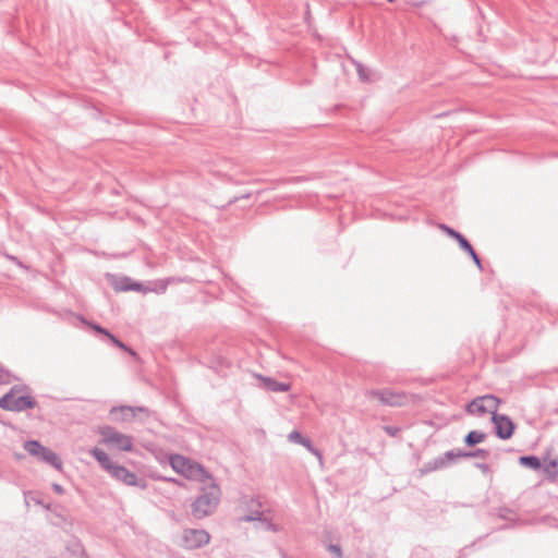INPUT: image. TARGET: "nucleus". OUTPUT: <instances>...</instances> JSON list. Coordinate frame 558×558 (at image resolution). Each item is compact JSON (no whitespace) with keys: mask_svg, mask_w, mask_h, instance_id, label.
<instances>
[{"mask_svg":"<svg viewBox=\"0 0 558 558\" xmlns=\"http://www.w3.org/2000/svg\"><path fill=\"white\" fill-rule=\"evenodd\" d=\"M300 445H302L303 447H305L312 454H314L315 457H317L319 460H323V454L322 452L313 445V442L311 441L310 438H304Z\"/></svg>","mask_w":558,"mask_h":558,"instance_id":"23","label":"nucleus"},{"mask_svg":"<svg viewBox=\"0 0 558 558\" xmlns=\"http://www.w3.org/2000/svg\"><path fill=\"white\" fill-rule=\"evenodd\" d=\"M110 475L117 481L122 482L129 486H136L142 489L147 487L146 481L143 478H138L134 472H131L123 465L117 464L113 470L110 472Z\"/></svg>","mask_w":558,"mask_h":558,"instance_id":"9","label":"nucleus"},{"mask_svg":"<svg viewBox=\"0 0 558 558\" xmlns=\"http://www.w3.org/2000/svg\"><path fill=\"white\" fill-rule=\"evenodd\" d=\"M28 391L26 385H15L5 395L0 398V408L5 411L23 412L27 409H34L37 405V401L22 392Z\"/></svg>","mask_w":558,"mask_h":558,"instance_id":"1","label":"nucleus"},{"mask_svg":"<svg viewBox=\"0 0 558 558\" xmlns=\"http://www.w3.org/2000/svg\"><path fill=\"white\" fill-rule=\"evenodd\" d=\"M93 328H94L96 331H98V332L104 333L105 336H107V337L112 341V343H113L116 347H118V348H120V349H122V350H124V351L130 352L132 355H135V352H134L133 350H131L130 348H128V347H126L122 341H120L118 338H116V337H114L110 331H108L107 329H105V328H102V327H100V326H98V325H94V326H93Z\"/></svg>","mask_w":558,"mask_h":558,"instance_id":"16","label":"nucleus"},{"mask_svg":"<svg viewBox=\"0 0 558 558\" xmlns=\"http://www.w3.org/2000/svg\"><path fill=\"white\" fill-rule=\"evenodd\" d=\"M120 411L123 413L124 418L129 417H135L137 412L142 413H148V410L144 407H129V405H121L119 408H113L112 411Z\"/></svg>","mask_w":558,"mask_h":558,"instance_id":"18","label":"nucleus"},{"mask_svg":"<svg viewBox=\"0 0 558 558\" xmlns=\"http://www.w3.org/2000/svg\"><path fill=\"white\" fill-rule=\"evenodd\" d=\"M12 376L9 371L0 366V385L10 384Z\"/></svg>","mask_w":558,"mask_h":558,"instance_id":"26","label":"nucleus"},{"mask_svg":"<svg viewBox=\"0 0 558 558\" xmlns=\"http://www.w3.org/2000/svg\"><path fill=\"white\" fill-rule=\"evenodd\" d=\"M383 429H384V432H385L387 435H389V436H391V437H397V436L400 434V432H401V428H400V427H398V426H392V425H386V426H384V427H383Z\"/></svg>","mask_w":558,"mask_h":558,"instance_id":"27","label":"nucleus"},{"mask_svg":"<svg viewBox=\"0 0 558 558\" xmlns=\"http://www.w3.org/2000/svg\"><path fill=\"white\" fill-rule=\"evenodd\" d=\"M439 228L442 231H445L449 236L457 240L461 250H463L464 252H466L470 255V257L473 259V262L478 267V269H481V270L483 269L482 262H481L478 255L476 254L475 250L473 248V246L471 245V243L468 241V239L464 235H462L460 232L456 231L454 229H452L444 223L439 225Z\"/></svg>","mask_w":558,"mask_h":558,"instance_id":"8","label":"nucleus"},{"mask_svg":"<svg viewBox=\"0 0 558 558\" xmlns=\"http://www.w3.org/2000/svg\"><path fill=\"white\" fill-rule=\"evenodd\" d=\"M24 449L34 457H37L40 461H44L57 470H60L62 462L60 458L51 449L44 447L37 440H27L24 444Z\"/></svg>","mask_w":558,"mask_h":558,"instance_id":"4","label":"nucleus"},{"mask_svg":"<svg viewBox=\"0 0 558 558\" xmlns=\"http://www.w3.org/2000/svg\"><path fill=\"white\" fill-rule=\"evenodd\" d=\"M210 541V535L205 530L185 529L181 535L180 546L187 550L198 549L207 545Z\"/></svg>","mask_w":558,"mask_h":558,"instance_id":"5","label":"nucleus"},{"mask_svg":"<svg viewBox=\"0 0 558 558\" xmlns=\"http://www.w3.org/2000/svg\"><path fill=\"white\" fill-rule=\"evenodd\" d=\"M462 456L464 459L478 458L482 460H486L489 458L490 452L487 449L477 448V449L471 450V451H463Z\"/></svg>","mask_w":558,"mask_h":558,"instance_id":"22","label":"nucleus"},{"mask_svg":"<svg viewBox=\"0 0 558 558\" xmlns=\"http://www.w3.org/2000/svg\"><path fill=\"white\" fill-rule=\"evenodd\" d=\"M356 70H357V74L362 81H368V76L366 75L365 69L363 68L362 64L359 63Z\"/></svg>","mask_w":558,"mask_h":558,"instance_id":"31","label":"nucleus"},{"mask_svg":"<svg viewBox=\"0 0 558 558\" xmlns=\"http://www.w3.org/2000/svg\"><path fill=\"white\" fill-rule=\"evenodd\" d=\"M131 283V279L129 277H122L119 281L114 283V290L118 291L119 286H128Z\"/></svg>","mask_w":558,"mask_h":558,"instance_id":"30","label":"nucleus"},{"mask_svg":"<svg viewBox=\"0 0 558 558\" xmlns=\"http://www.w3.org/2000/svg\"><path fill=\"white\" fill-rule=\"evenodd\" d=\"M246 505H247V510L250 513L240 518V521L251 522V521H256L257 519H259V515L263 514V511L260 510L262 502L258 499L251 498L246 502Z\"/></svg>","mask_w":558,"mask_h":558,"instance_id":"12","label":"nucleus"},{"mask_svg":"<svg viewBox=\"0 0 558 558\" xmlns=\"http://www.w3.org/2000/svg\"><path fill=\"white\" fill-rule=\"evenodd\" d=\"M118 291H143V286L141 282H133L131 280V283L128 286H119Z\"/></svg>","mask_w":558,"mask_h":558,"instance_id":"24","label":"nucleus"},{"mask_svg":"<svg viewBox=\"0 0 558 558\" xmlns=\"http://www.w3.org/2000/svg\"><path fill=\"white\" fill-rule=\"evenodd\" d=\"M486 438V434L481 430H471L464 437V444L468 447H474L475 445L483 442Z\"/></svg>","mask_w":558,"mask_h":558,"instance_id":"17","label":"nucleus"},{"mask_svg":"<svg viewBox=\"0 0 558 558\" xmlns=\"http://www.w3.org/2000/svg\"><path fill=\"white\" fill-rule=\"evenodd\" d=\"M463 450H449L446 451L441 457L446 463V468L457 462L458 459L463 458Z\"/></svg>","mask_w":558,"mask_h":558,"instance_id":"20","label":"nucleus"},{"mask_svg":"<svg viewBox=\"0 0 558 558\" xmlns=\"http://www.w3.org/2000/svg\"><path fill=\"white\" fill-rule=\"evenodd\" d=\"M506 510H507V509H501V510H500V512H499V517H500V518H506V515H505V514H506Z\"/></svg>","mask_w":558,"mask_h":558,"instance_id":"38","label":"nucleus"},{"mask_svg":"<svg viewBox=\"0 0 558 558\" xmlns=\"http://www.w3.org/2000/svg\"><path fill=\"white\" fill-rule=\"evenodd\" d=\"M256 521H259L262 527L266 531H277L276 525L267 518H264L263 514L259 515V519H257Z\"/></svg>","mask_w":558,"mask_h":558,"instance_id":"25","label":"nucleus"},{"mask_svg":"<svg viewBox=\"0 0 558 558\" xmlns=\"http://www.w3.org/2000/svg\"><path fill=\"white\" fill-rule=\"evenodd\" d=\"M220 497V489L217 485L213 484L191 505L192 514L197 519H203L214 512L217 508Z\"/></svg>","mask_w":558,"mask_h":558,"instance_id":"2","label":"nucleus"},{"mask_svg":"<svg viewBox=\"0 0 558 558\" xmlns=\"http://www.w3.org/2000/svg\"><path fill=\"white\" fill-rule=\"evenodd\" d=\"M519 462L521 465L532 470H538L542 466L541 460L536 456H522L519 458Z\"/></svg>","mask_w":558,"mask_h":558,"instance_id":"19","label":"nucleus"},{"mask_svg":"<svg viewBox=\"0 0 558 558\" xmlns=\"http://www.w3.org/2000/svg\"><path fill=\"white\" fill-rule=\"evenodd\" d=\"M172 282H190L189 279L184 278H167L165 280H160L157 282V288L154 289V291L158 292V293H163L166 292L168 286Z\"/></svg>","mask_w":558,"mask_h":558,"instance_id":"21","label":"nucleus"},{"mask_svg":"<svg viewBox=\"0 0 558 558\" xmlns=\"http://www.w3.org/2000/svg\"><path fill=\"white\" fill-rule=\"evenodd\" d=\"M500 400L494 395H485L473 399L466 405V412L472 415L483 416L486 413H490L495 416L499 407Z\"/></svg>","mask_w":558,"mask_h":558,"instance_id":"3","label":"nucleus"},{"mask_svg":"<svg viewBox=\"0 0 558 558\" xmlns=\"http://www.w3.org/2000/svg\"><path fill=\"white\" fill-rule=\"evenodd\" d=\"M170 464L175 472L183 474L185 476L190 475L189 471L191 469V463H190V460L185 459L184 457H182L180 454L171 456Z\"/></svg>","mask_w":558,"mask_h":558,"instance_id":"13","label":"nucleus"},{"mask_svg":"<svg viewBox=\"0 0 558 558\" xmlns=\"http://www.w3.org/2000/svg\"><path fill=\"white\" fill-rule=\"evenodd\" d=\"M557 465H558L557 460H550L549 463L546 465V472L549 473L550 475L556 476L557 473L554 471L557 468Z\"/></svg>","mask_w":558,"mask_h":558,"instance_id":"29","label":"nucleus"},{"mask_svg":"<svg viewBox=\"0 0 558 558\" xmlns=\"http://www.w3.org/2000/svg\"><path fill=\"white\" fill-rule=\"evenodd\" d=\"M251 193H246V194H243L242 196H235L233 198H231L229 202H228V205H231V204H234L236 203L240 199H244V198H250L251 197Z\"/></svg>","mask_w":558,"mask_h":558,"instance_id":"32","label":"nucleus"},{"mask_svg":"<svg viewBox=\"0 0 558 558\" xmlns=\"http://www.w3.org/2000/svg\"><path fill=\"white\" fill-rule=\"evenodd\" d=\"M90 454L97 460L100 466L106 470L109 474L117 465L109 456L101 449L95 447L90 450Z\"/></svg>","mask_w":558,"mask_h":558,"instance_id":"11","label":"nucleus"},{"mask_svg":"<svg viewBox=\"0 0 558 558\" xmlns=\"http://www.w3.org/2000/svg\"><path fill=\"white\" fill-rule=\"evenodd\" d=\"M366 396L377 399L381 404L389 407H402L407 401V395L404 392L393 391L388 388L369 390L366 392Z\"/></svg>","mask_w":558,"mask_h":558,"instance_id":"7","label":"nucleus"},{"mask_svg":"<svg viewBox=\"0 0 558 558\" xmlns=\"http://www.w3.org/2000/svg\"><path fill=\"white\" fill-rule=\"evenodd\" d=\"M492 422L495 425V433L498 438L507 440L512 437L515 426L508 415L495 414V416H492Z\"/></svg>","mask_w":558,"mask_h":558,"instance_id":"10","label":"nucleus"},{"mask_svg":"<svg viewBox=\"0 0 558 558\" xmlns=\"http://www.w3.org/2000/svg\"><path fill=\"white\" fill-rule=\"evenodd\" d=\"M329 549H330L333 554H336L338 557H340V556H341V554H342V553H341V548H340V546H338V545H330V546H329Z\"/></svg>","mask_w":558,"mask_h":558,"instance_id":"34","label":"nucleus"},{"mask_svg":"<svg viewBox=\"0 0 558 558\" xmlns=\"http://www.w3.org/2000/svg\"><path fill=\"white\" fill-rule=\"evenodd\" d=\"M52 488L59 495H62L64 493V489L60 484H53Z\"/></svg>","mask_w":558,"mask_h":558,"instance_id":"35","label":"nucleus"},{"mask_svg":"<svg viewBox=\"0 0 558 558\" xmlns=\"http://www.w3.org/2000/svg\"><path fill=\"white\" fill-rule=\"evenodd\" d=\"M305 437L299 432V430H292L289 435H288V439L290 441H293V442H296L300 445V442L304 439Z\"/></svg>","mask_w":558,"mask_h":558,"instance_id":"28","label":"nucleus"},{"mask_svg":"<svg viewBox=\"0 0 558 558\" xmlns=\"http://www.w3.org/2000/svg\"><path fill=\"white\" fill-rule=\"evenodd\" d=\"M475 466L481 470L483 473L489 472V465L486 463H475Z\"/></svg>","mask_w":558,"mask_h":558,"instance_id":"33","label":"nucleus"},{"mask_svg":"<svg viewBox=\"0 0 558 558\" xmlns=\"http://www.w3.org/2000/svg\"><path fill=\"white\" fill-rule=\"evenodd\" d=\"M388 2H393L395 0H387Z\"/></svg>","mask_w":558,"mask_h":558,"instance_id":"39","label":"nucleus"},{"mask_svg":"<svg viewBox=\"0 0 558 558\" xmlns=\"http://www.w3.org/2000/svg\"><path fill=\"white\" fill-rule=\"evenodd\" d=\"M506 510H507V509H501V510H500V512H499V517H500V518H506V515H505V514H506Z\"/></svg>","mask_w":558,"mask_h":558,"instance_id":"37","label":"nucleus"},{"mask_svg":"<svg viewBox=\"0 0 558 558\" xmlns=\"http://www.w3.org/2000/svg\"><path fill=\"white\" fill-rule=\"evenodd\" d=\"M259 378L263 381L264 387L269 391L284 392L290 390L291 386L288 383H280L270 377L260 376Z\"/></svg>","mask_w":558,"mask_h":558,"instance_id":"15","label":"nucleus"},{"mask_svg":"<svg viewBox=\"0 0 558 558\" xmlns=\"http://www.w3.org/2000/svg\"><path fill=\"white\" fill-rule=\"evenodd\" d=\"M446 469V463L444 462V459L441 456L436 457L435 459L425 462L420 469L418 473L420 476H425L434 471Z\"/></svg>","mask_w":558,"mask_h":558,"instance_id":"14","label":"nucleus"},{"mask_svg":"<svg viewBox=\"0 0 558 558\" xmlns=\"http://www.w3.org/2000/svg\"><path fill=\"white\" fill-rule=\"evenodd\" d=\"M99 434L107 445H112L123 451H131L133 449L132 437L117 432L111 426L101 427Z\"/></svg>","mask_w":558,"mask_h":558,"instance_id":"6","label":"nucleus"},{"mask_svg":"<svg viewBox=\"0 0 558 558\" xmlns=\"http://www.w3.org/2000/svg\"><path fill=\"white\" fill-rule=\"evenodd\" d=\"M7 257H8L10 260H12V262L16 263L19 266H22V263L17 260V257H15V256H11V255H7Z\"/></svg>","mask_w":558,"mask_h":558,"instance_id":"36","label":"nucleus"}]
</instances>
